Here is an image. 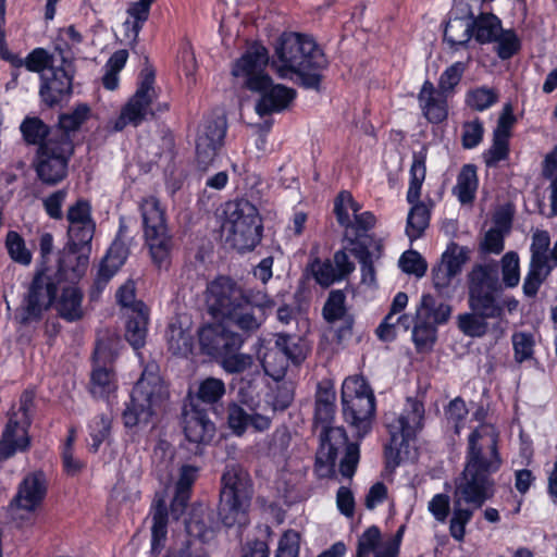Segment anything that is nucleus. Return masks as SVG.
Here are the masks:
<instances>
[{
    "instance_id": "f257e3e1",
    "label": "nucleus",
    "mask_w": 557,
    "mask_h": 557,
    "mask_svg": "<svg viewBox=\"0 0 557 557\" xmlns=\"http://www.w3.org/2000/svg\"><path fill=\"white\" fill-rule=\"evenodd\" d=\"M499 433L492 424H480L468 437L465 468L455 482L453 515L449 534L458 542L466 535V527L474 510L491 499L495 492V474L503 465Z\"/></svg>"
},
{
    "instance_id": "f03ea898",
    "label": "nucleus",
    "mask_w": 557,
    "mask_h": 557,
    "mask_svg": "<svg viewBox=\"0 0 557 557\" xmlns=\"http://www.w3.org/2000/svg\"><path fill=\"white\" fill-rule=\"evenodd\" d=\"M268 64L267 48L255 44L246 50L232 69L233 76L245 88L259 95L255 103V112L264 121L256 124V127L263 133H269L273 125V120L270 116L288 109L297 96L294 88L273 82L267 73Z\"/></svg>"
},
{
    "instance_id": "7ed1b4c3",
    "label": "nucleus",
    "mask_w": 557,
    "mask_h": 557,
    "mask_svg": "<svg viewBox=\"0 0 557 557\" xmlns=\"http://www.w3.org/2000/svg\"><path fill=\"white\" fill-rule=\"evenodd\" d=\"M329 60L313 37L300 33H284L276 42L271 66L282 79L307 89H319L322 71Z\"/></svg>"
},
{
    "instance_id": "20e7f679",
    "label": "nucleus",
    "mask_w": 557,
    "mask_h": 557,
    "mask_svg": "<svg viewBox=\"0 0 557 557\" xmlns=\"http://www.w3.org/2000/svg\"><path fill=\"white\" fill-rule=\"evenodd\" d=\"M469 308L492 320H503L506 312L517 311L519 301L504 295L496 261L475 264L468 274Z\"/></svg>"
},
{
    "instance_id": "39448f33",
    "label": "nucleus",
    "mask_w": 557,
    "mask_h": 557,
    "mask_svg": "<svg viewBox=\"0 0 557 557\" xmlns=\"http://www.w3.org/2000/svg\"><path fill=\"white\" fill-rule=\"evenodd\" d=\"M168 397L169 392L159 374V367L153 362L148 363L123 411L124 425L128 429L148 425L152 417L162 409Z\"/></svg>"
},
{
    "instance_id": "423d86ee",
    "label": "nucleus",
    "mask_w": 557,
    "mask_h": 557,
    "mask_svg": "<svg viewBox=\"0 0 557 557\" xmlns=\"http://www.w3.org/2000/svg\"><path fill=\"white\" fill-rule=\"evenodd\" d=\"M252 485L248 472L238 465L226 467L222 475L219 517L227 527H243L248 523V509Z\"/></svg>"
},
{
    "instance_id": "0eeeda50",
    "label": "nucleus",
    "mask_w": 557,
    "mask_h": 557,
    "mask_svg": "<svg viewBox=\"0 0 557 557\" xmlns=\"http://www.w3.org/2000/svg\"><path fill=\"white\" fill-rule=\"evenodd\" d=\"M62 272V263L55 272L49 268H42L35 272L16 314V320L21 325L32 326L41 321L44 313L55 302L60 284L59 276Z\"/></svg>"
},
{
    "instance_id": "6e6552de",
    "label": "nucleus",
    "mask_w": 557,
    "mask_h": 557,
    "mask_svg": "<svg viewBox=\"0 0 557 557\" xmlns=\"http://www.w3.org/2000/svg\"><path fill=\"white\" fill-rule=\"evenodd\" d=\"M223 230L226 240L238 251L252 250L261 239V222L257 208L242 199L226 203Z\"/></svg>"
},
{
    "instance_id": "1a4fd4ad",
    "label": "nucleus",
    "mask_w": 557,
    "mask_h": 557,
    "mask_svg": "<svg viewBox=\"0 0 557 557\" xmlns=\"http://www.w3.org/2000/svg\"><path fill=\"white\" fill-rule=\"evenodd\" d=\"M342 406L345 420L357 435L368 434L375 413V397L363 377L350 376L343 382Z\"/></svg>"
},
{
    "instance_id": "9d476101",
    "label": "nucleus",
    "mask_w": 557,
    "mask_h": 557,
    "mask_svg": "<svg viewBox=\"0 0 557 557\" xmlns=\"http://www.w3.org/2000/svg\"><path fill=\"white\" fill-rule=\"evenodd\" d=\"M154 74L149 70L141 72L136 92L122 107L120 115L110 122L115 132L131 125L137 127L143 122L152 119L157 112L168 110V104L157 103V91L153 87Z\"/></svg>"
},
{
    "instance_id": "9b49d317",
    "label": "nucleus",
    "mask_w": 557,
    "mask_h": 557,
    "mask_svg": "<svg viewBox=\"0 0 557 557\" xmlns=\"http://www.w3.org/2000/svg\"><path fill=\"white\" fill-rule=\"evenodd\" d=\"M145 244L151 259L159 268L166 267L173 249V238L165 223L164 212L159 200L147 197L140 203Z\"/></svg>"
},
{
    "instance_id": "f8f14e48",
    "label": "nucleus",
    "mask_w": 557,
    "mask_h": 557,
    "mask_svg": "<svg viewBox=\"0 0 557 557\" xmlns=\"http://www.w3.org/2000/svg\"><path fill=\"white\" fill-rule=\"evenodd\" d=\"M424 417L422 403L414 398H407L401 413L397 418L386 417V426L391 435L385 446V459L388 468H396L400 463V454L408 442L421 429Z\"/></svg>"
},
{
    "instance_id": "ddd939ff",
    "label": "nucleus",
    "mask_w": 557,
    "mask_h": 557,
    "mask_svg": "<svg viewBox=\"0 0 557 557\" xmlns=\"http://www.w3.org/2000/svg\"><path fill=\"white\" fill-rule=\"evenodd\" d=\"M74 151L71 136L55 131L39 147L35 170L39 180L48 185H55L67 174V165Z\"/></svg>"
},
{
    "instance_id": "4468645a",
    "label": "nucleus",
    "mask_w": 557,
    "mask_h": 557,
    "mask_svg": "<svg viewBox=\"0 0 557 557\" xmlns=\"http://www.w3.org/2000/svg\"><path fill=\"white\" fill-rule=\"evenodd\" d=\"M426 148L413 152L407 201L411 205L407 216L406 234L409 239L420 238L430 223L431 208L420 201L422 184L426 175Z\"/></svg>"
},
{
    "instance_id": "2eb2a0df",
    "label": "nucleus",
    "mask_w": 557,
    "mask_h": 557,
    "mask_svg": "<svg viewBox=\"0 0 557 557\" xmlns=\"http://www.w3.org/2000/svg\"><path fill=\"white\" fill-rule=\"evenodd\" d=\"M256 354L264 373L274 381L285 376L289 361L299 362L304 358L295 338L286 334H277L273 339H260Z\"/></svg>"
},
{
    "instance_id": "dca6fc26",
    "label": "nucleus",
    "mask_w": 557,
    "mask_h": 557,
    "mask_svg": "<svg viewBox=\"0 0 557 557\" xmlns=\"http://www.w3.org/2000/svg\"><path fill=\"white\" fill-rule=\"evenodd\" d=\"M35 395L25 391L20 398L18 409L9 414L8 423L0 438V461L7 460L17 451H25L30 445L28 428L32 423L30 410Z\"/></svg>"
},
{
    "instance_id": "f3484780",
    "label": "nucleus",
    "mask_w": 557,
    "mask_h": 557,
    "mask_svg": "<svg viewBox=\"0 0 557 557\" xmlns=\"http://www.w3.org/2000/svg\"><path fill=\"white\" fill-rule=\"evenodd\" d=\"M361 206L348 191H342L334 203V212L338 224L344 228V239L351 245L375 225V216L370 211H360Z\"/></svg>"
},
{
    "instance_id": "a211bd4d",
    "label": "nucleus",
    "mask_w": 557,
    "mask_h": 557,
    "mask_svg": "<svg viewBox=\"0 0 557 557\" xmlns=\"http://www.w3.org/2000/svg\"><path fill=\"white\" fill-rule=\"evenodd\" d=\"M361 206L348 191H342L334 203V212L338 224L344 228V239L351 245L375 225V216L370 211H360Z\"/></svg>"
},
{
    "instance_id": "6ab92c4d",
    "label": "nucleus",
    "mask_w": 557,
    "mask_h": 557,
    "mask_svg": "<svg viewBox=\"0 0 557 557\" xmlns=\"http://www.w3.org/2000/svg\"><path fill=\"white\" fill-rule=\"evenodd\" d=\"M550 237L547 231L537 230L532 235L530 246L531 258L528 273L523 280V294L527 297H535L544 281L553 271L549 263Z\"/></svg>"
},
{
    "instance_id": "aec40b11",
    "label": "nucleus",
    "mask_w": 557,
    "mask_h": 557,
    "mask_svg": "<svg viewBox=\"0 0 557 557\" xmlns=\"http://www.w3.org/2000/svg\"><path fill=\"white\" fill-rule=\"evenodd\" d=\"M244 300V290L230 277L220 276L207 287L206 302L213 317L226 318Z\"/></svg>"
},
{
    "instance_id": "412c9836",
    "label": "nucleus",
    "mask_w": 557,
    "mask_h": 557,
    "mask_svg": "<svg viewBox=\"0 0 557 557\" xmlns=\"http://www.w3.org/2000/svg\"><path fill=\"white\" fill-rule=\"evenodd\" d=\"M46 493L47 483L42 472L38 471L26 475L20 483L17 493L10 504L12 518L17 519L20 517L18 511L33 512L44 500Z\"/></svg>"
},
{
    "instance_id": "4be33fe9",
    "label": "nucleus",
    "mask_w": 557,
    "mask_h": 557,
    "mask_svg": "<svg viewBox=\"0 0 557 557\" xmlns=\"http://www.w3.org/2000/svg\"><path fill=\"white\" fill-rule=\"evenodd\" d=\"M226 134L224 116L205 119L196 138V153L199 163L208 164L223 145Z\"/></svg>"
},
{
    "instance_id": "5701e85b",
    "label": "nucleus",
    "mask_w": 557,
    "mask_h": 557,
    "mask_svg": "<svg viewBox=\"0 0 557 557\" xmlns=\"http://www.w3.org/2000/svg\"><path fill=\"white\" fill-rule=\"evenodd\" d=\"M320 442L315 456L314 473L319 479H329L335 474L338 450L347 442L346 431L344 429L331 430Z\"/></svg>"
},
{
    "instance_id": "b1692460",
    "label": "nucleus",
    "mask_w": 557,
    "mask_h": 557,
    "mask_svg": "<svg viewBox=\"0 0 557 557\" xmlns=\"http://www.w3.org/2000/svg\"><path fill=\"white\" fill-rule=\"evenodd\" d=\"M67 235L74 246H84L91 242L95 232V222L91 219V209L87 201L78 200L67 210Z\"/></svg>"
},
{
    "instance_id": "393cba45",
    "label": "nucleus",
    "mask_w": 557,
    "mask_h": 557,
    "mask_svg": "<svg viewBox=\"0 0 557 557\" xmlns=\"http://www.w3.org/2000/svg\"><path fill=\"white\" fill-rule=\"evenodd\" d=\"M126 233V226L124 221L121 220L119 233L116 238L110 246L107 255L102 259L97 276L95 278V288L97 292H101L119 269L124 264L128 250L123 240V236Z\"/></svg>"
},
{
    "instance_id": "a878e982",
    "label": "nucleus",
    "mask_w": 557,
    "mask_h": 557,
    "mask_svg": "<svg viewBox=\"0 0 557 557\" xmlns=\"http://www.w3.org/2000/svg\"><path fill=\"white\" fill-rule=\"evenodd\" d=\"M182 423L187 441L197 445L209 444L215 434V425L207 411L194 405L184 407Z\"/></svg>"
},
{
    "instance_id": "bb28decb",
    "label": "nucleus",
    "mask_w": 557,
    "mask_h": 557,
    "mask_svg": "<svg viewBox=\"0 0 557 557\" xmlns=\"http://www.w3.org/2000/svg\"><path fill=\"white\" fill-rule=\"evenodd\" d=\"M107 347L98 343L94 354L95 367L91 373L90 392L97 398L109 400L117 389L115 373L100 364V361L107 357Z\"/></svg>"
},
{
    "instance_id": "cd10ccee",
    "label": "nucleus",
    "mask_w": 557,
    "mask_h": 557,
    "mask_svg": "<svg viewBox=\"0 0 557 557\" xmlns=\"http://www.w3.org/2000/svg\"><path fill=\"white\" fill-rule=\"evenodd\" d=\"M40 97L45 103L52 107L60 102L72 89V79L61 67H50L40 75Z\"/></svg>"
},
{
    "instance_id": "c85d7f7f",
    "label": "nucleus",
    "mask_w": 557,
    "mask_h": 557,
    "mask_svg": "<svg viewBox=\"0 0 557 557\" xmlns=\"http://www.w3.org/2000/svg\"><path fill=\"white\" fill-rule=\"evenodd\" d=\"M446 92L437 90L430 81H425L418 94L419 107L430 123H441L448 114Z\"/></svg>"
},
{
    "instance_id": "c756f323",
    "label": "nucleus",
    "mask_w": 557,
    "mask_h": 557,
    "mask_svg": "<svg viewBox=\"0 0 557 557\" xmlns=\"http://www.w3.org/2000/svg\"><path fill=\"white\" fill-rule=\"evenodd\" d=\"M165 338L169 350L176 356L187 357L195 345V332L187 318H175L168 326Z\"/></svg>"
},
{
    "instance_id": "7c9ffc66",
    "label": "nucleus",
    "mask_w": 557,
    "mask_h": 557,
    "mask_svg": "<svg viewBox=\"0 0 557 557\" xmlns=\"http://www.w3.org/2000/svg\"><path fill=\"white\" fill-rule=\"evenodd\" d=\"M185 524L188 535L201 542H208L214 535L212 511L205 505L193 507Z\"/></svg>"
},
{
    "instance_id": "2f4dec72",
    "label": "nucleus",
    "mask_w": 557,
    "mask_h": 557,
    "mask_svg": "<svg viewBox=\"0 0 557 557\" xmlns=\"http://www.w3.org/2000/svg\"><path fill=\"white\" fill-rule=\"evenodd\" d=\"M148 308L144 302L136 305L128 315L125 337L135 350L144 347L147 336Z\"/></svg>"
},
{
    "instance_id": "473e14b6",
    "label": "nucleus",
    "mask_w": 557,
    "mask_h": 557,
    "mask_svg": "<svg viewBox=\"0 0 557 557\" xmlns=\"http://www.w3.org/2000/svg\"><path fill=\"white\" fill-rule=\"evenodd\" d=\"M478 187L476 166L471 163L462 165L457 175L456 185L453 187V195L461 205H469L474 201Z\"/></svg>"
},
{
    "instance_id": "72a5a7b5",
    "label": "nucleus",
    "mask_w": 557,
    "mask_h": 557,
    "mask_svg": "<svg viewBox=\"0 0 557 557\" xmlns=\"http://www.w3.org/2000/svg\"><path fill=\"white\" fill-rule=\"evenodd\" d=\"M470 16H450L444 29V39L451 48L465 47L473 36Z\"/></svg>"
},
{
    "instance_id": "f704fd0d",
    "label": "nucleus",
    "mask_w": 557,
    "mask_h": 557,
    "mask_svg": "<svg viewBox=\"0 0 557 557\" xmlns=\"http://www.w3.org/2000/svg\"><path fill=\"white\" fill-rule=\"evenodd\" d=\"M82 300L83 294L76 286L63 287L55 309L62 319L74 322L83 317Z\"/></svg>"
},
{
    "instance_id": "c9c22d12",
    "label": "nucleus",
    "mask_w": 557,
    "mask_h": 557,
    "mask_svg": "<svg viewBox=\"0 0 557 557\" xmlns=\"http://www.w3.org/2000/svg\"><path fill=\"white\" fill-rule=\"evenodd\" d=\"M451 314V307L446 302H437L434 296L424 294L417 309V319H424L433 325L444 324Z\"/></svg>"
},
{
    "instance_id": "e433bc0d",
    "label": "nucleus",
    "mask_w": 557,
    "mask_h": 557,
    "mask_svg": "<svg viewBox=\"0 0 557 557\" xmlns=\"http://www.w3.org/2000/svg\"><path fill=\"white\" fill-rule=\"evenodd\" d=\"M151 517V553L159 555L164 547L168 534V508L162 500L156 503Z\"/></svg>"
},
{
    "instance_id": "4c0bfd02",
    "label": "nucleus",
    "mask_w": 557,
    "mask_h": 557,
    "mask_svg": "<svg viewBox=\"0 0 557 557\" xmlns=\"http://www.w3.org/2000/svg\"><path fill=\"white\" fill-rule=\"evenodd\" d=\"M198 469L186 465L180 470V478L175 486V495L172 500V511L183 512L190 496V490L197 479Z\"/></svg>"
},
{
    "instance_id": "58836bf2",
    "label": "nucleus",
    "mask_w": 557,
    "mask_h": 557,
    "mask_svg": "<svg viewBox=\"0 0 557 557\" xmlns=\"http://www.w3.org/2000/svg\"><path fill=\"white\" fill-rule=\"evenodd\" d=\"M473 37L479 44L494 42L502 32L500 20L492 13H483L472 18Z\"/></svg>"
},
{
    "instance_id": "ea45409f",
    "label": "nucleus",
    "mask_w": 557,
    "mask_h": 557,
    "mask_svg": "<svg viewBox=\"0 0 557 557\" xmlns=\"http://www.w3.org/2000/svg\"><path fill=\"white\" fill-rule=\"evenodd\" d=\"M151 3L147 0H138L129 5L128 17L123 24L127 39L137 40L144 23L148 20Z\"/></svg>"
},
{
    "instance_id": "a19ab883",
    "label": "nucleus",
    "mask_w": 557,
    "mask_h": 557,
    "mask_svg": "<svg viewBox=\"0 0 557 557\" xmlns=\"http://www.w3.org/2000/svg\"><path fill=\"white\" fill-rule=\"evenodd\" d=\"M225 319L232 321L237 327L245 332H255L265 320L264 312H258L253 308L245 305H239V308L234 310Z\"/></svg>"
},
{
    "instance_id": "79ce46f5",
    "label": "nucleus",
    "mask_w": 557,
    "mask_h": 557,
    "mask_svg": "<svg viewBox=\"0 0 557 557\" xmlns=\"http://www.w3.org/2000/svg\"><path fill=\"white\" fill-rule=\"evenodd\" d=\"M224 326L206 325L198 332L199 344L203 352L220 359Z\"/></svg>"
},
{
    "instance_id": "37998d69",
    "label": "nucleus",
    "mask_w": 557,
    "mask_h": 557,
    "mask_svg": "<svg viewBox=\"0 0 557 557\" xmlns=\"http://www.w3.org/2000/svg\"><path fill=\"white\" fill-rule=\"evenodd\" d=\"M224 326L206 325L198 332L199 344L203 352L220 359Z\"/></svg>"
},
{
    "instance_id": "c03bdc74",
    "label": "nucleus",
    "mask_w": 557,
    "mask_h": 557,
    "mask_svg": "<svg viewBox=\"0 0 557 557\" xmlns=\"http://www.w3.org/2000/svg\"><path fill=\"white\" fill-rule=\"evenodd\" d=\"M485 317L471 310L457 317L459 330L469 337H483L488 331V323Z\"/></svg>"
},
{
    "instance_id": "a18cd8bd",
    "label": "nucleus",
    "mask_w": 557,
    "mask_h": 557,
    "mask_svg": "<svg viewBox=\"0 0 557 557\" xmlns=\"http://www.w3.org/2000/svg\"><path fill=\"white\" fill-rule=\"evenodd\" d=\"M21 132L27 144L40 147L55 129L49 131L48 126L38 117H27L21 124Z\"/></svg>"
},
{
    "instance_id": "49530a36",
    "label": "nucleus",
    "mask_w": 557,
    "mask_h": 557,
    "mask_svg": "<svg viewBox=\"0 0 557 557\" xmlns=\"http://www.w3.org/2000/svg\"><path fill=\"white\" fill-rule=\"evenodd\" d=\"M502 283L507 288H515L520 282V259L516 251L506 252L500 261Z\"/></svg>"
},
{
    "instance_id": "de8ad7c7",
    "label": "nucleus",
    "mask_w": 557,
    "mask_h": 557,
    "mask_svg": "<svg viewBox=\"0 0 557 557\" xmlns=\"http://www.w3.org/2000/svg\"><path fill=\"white\" fill-rule=\"evenodd\" d=\"M497 100V91L486 86L470 89L466 95L467 106L475 111H484L495 104Z\"/></svg>"
},
{
    "instance_id": "09e8293b",
    "label": "nucleus",
    "mask_w": 557,
    "mask_h": 557,
    "mask_svg": "<svg viewBox=\"0 0 557 557\" xmlns=\"http://www.w3.org/2000/svg\"><path fill=\"white\" fill-rule=\"evenodd\" d=\"M225 383L221 379L210 376L199 383L196 395L202 403L213 405L225 395Z\"/></svg>"
},
{
    "instance_id": "8fccbe9b",
    "label": "nucleus",
    "mask_w": 557,
    "mask_h": 557,
    "mask_svg": "<svg viewBox=\"0 0 557 557\" xmlns=\"http://www.w3.org/2000/svg\"><path fill=\"white\" fill-rule=\"evenodd\" d=\"M5 248L10 258L23 265L32 262V252L27 249L25 240L15 231H10L5 237Z\"/></svg>"
},
{
    "instance_id": "3c124183",
    "label": "nucleus",
    "mask_w": 557,
    "mask_h": 557,
    "mask_svg": "<svg viewBox=\"0 0 557 557\" xmlns=\"http://www.w3.org/2000/svg\"><path fill=\"white\" fill-rule=\"evenodd\" d=\"M511 342L516 362L522 363L533 358L535 341L531 333L516 332L511 336Z\"/></svg>"
},
{
    "instance_id": "603ef678",
    "label": "nucleus",
    "mask_w": 557,
    "mask_h": 557,
    "mask_svg": "<svg viewBox=\"0 0 557 557\" xmlns=\"http://www.w3.org/2000/svg\"><path fill=\"white\" fill-rule=\"evenodd\" d=\"M309 271L314 281L322 287H329L334 283L341 282L339 276L334 271V264L330 260H313L309 265Z\"/></svg>"
},
{
    "instance_id": "864d4df0",
    "label": "nucleus",
    "mask_w": 557,
    "mask_h": 557,
    "mask_svg": "<svg viewBox=\"0 0 557 557\" xmlns=\"http://www.w3.org/2000/svg\"><path fill=\"white\" fill-rule=\"evenodd\" d=\"M470 250L467 247L451 243L443 253L441 262L445 264L454 274H459L462 265L469 259Z\"/></svg>"
},
{
    "instance_id": "5fc2aeb1",
    "label": "nucleus",
    "mask_w": 557,
    "mask_h": 557,
    "mask_svg": "<svg viewBox=\"0 0 557 557\" xmlns=\"http://www.w3.org/2000/svg\"><path fill=\"white\" fill-rule=\"evenodd\" d=\"M111 431V418L101 413L89 423V435L92 440L91 448L97 451L100 445L109 437Z\"/></svg>"
},
{
    "instance_id": "6e6d98bb",
    "label": "nucleus",
    "mask_w": 557,
    "mask_h": 557,
    "mask_svg": "<svg viewBox=\"0 0 557 557\" xmlns=\"http://www.w3.org/2000/svg\"><path fill=\"white\" fill-rule=\"evenodd\" d=\"M381 541L380 529L375 525L369 527L358 539L356 557H368L371 554L375 555V550Z\"/></svg>"
},
{
    "instance_id": "4d7b16f0",
    "label": "nucleus",
    "mask_w": 557,
    "mask_h": 557,
    "mask_svg": "<svg viewBox=\"0 0 557 557\" xmlns=\"http://www.w3.org/2000/svg\"><path fill=\"white\" fill-rule=\"evenodd\" d=\"M412 338L419 350L428 349L435 342L436 326L424 319H417L412 330Z\"/></svg>"
},
{
    "instance_id": "13d9d810",
    "label": "nucleus",
    "mask_w": 557,
    "mask_h": 557,
    "mask_svg": "<svg viewBox=\"0 0 557 557\" xmlns=\"http://www.w3.org/2000/svg\"><path fill=\"white\" fill-rule=\"evenodd\" d=\"M482 157L487 168H496L499 162L509 157V140L493 136L491 147L483 152Z\"/></svg>"
},
{
    "instance_id": "bf43d9fd",
    "label": "nucleus",
    "mask_w": 557,
    "mask_h": 557,
    "mask_svg": "<svg viewBox=\"0 0 557 557\" xmlns=\"http://www.w3.org/2000/svg\"><path fill=\"white\" fill-rule=\"evenodd\" d=\"M89 113L90 109L87 104H78L71 113L60 116L59 128L55 131L70 135L69 132L77 129L89 117Z\"/></svg>"
},
{
    "instance_id": "052dcab7",
    "label": "nucleus",
    "mask_w": 557,
    "mask_h": 557,
    "mask_svg": "<svg viewBox=\"0 0 557 557\" xmlns=\"http://www.w3.org/2000/svg\"><path fill=\"white\" fill-rule=\"evenodd\" d=\"M468 67L467 62H455L448 66L440 76L438 87L444 92H449L459 84L465 71Z\"/></svg>"
},
{
    "instance_id": "680f3d73",
    "label": "nucleus",
    "mask_w": 557,
    "mask_h": 557,
    "mask_svg": "<svg viewBox=\"0 0 557 557\" xmlns=\"http://www.w3.org/2000/svg\"><path fill=\"white\" fill-rule=\"evenodd\" d=\"M75 441V435L73 432L66 438L65 444L62 448V463L63 469L67 475L74 476L77 475L82 469L85 467V463L75 457L73 444Z\"/></svg>"
},
{
    "instance_id": "e2e57ef3",
    "label": "nucleus",
    "mask_w": 557,
    "mask_h": 557,
    "mask_svg": "<svg viewBox=\"0 0 557 557\" xmlns=\"http://www.w3.org/2000/svg\"><path fill=\"white\" fill-rule=\"evenodd\" d=\"M497 44V54L502 60L511 58L520 49V40L511 29H503L499 37L494 41Z\"/></svg>"
},
{
    "instance_id": "0e129e2a",
    "label": "nucleus",
    "mask_w": 557,
    "mask_h": 557,
    "mask_svg": "<svg viewBox=\"0 0 557 557\" xmlns=\"http://www.w3.org/2000/svg\"><path fill=\"white\" fill-rule=\"evenodd\" d=\"M399 267L407 274H413L417 277H422L426 272V263L421 255L417 251L409 250L401 255L399 258Z\"/></svg>"
},
{
    "instance_id": "69168bd1",
    "label": "nucleus",
    "mask_w": 557,
    "mask_h": 557,
    "mask_svg": "<svg viewBox=\"0 0 557 557\" xmlns=\"http://www.w3.org/2000/svg\"><path fill=\"white\" fill-rule=\"evenodd\" d=\"M345 295L342 290H332L323 307V315L329 322L341 319L345 313Z\"/></svg>"
},
{
    "instance_id": "338daca9",
    "label": "nucleus",
    "mask_w": 557,
    "mask_h": 557,
    "mask_svg": "<svg viewBox=\"0 0 557 557\" xmlns=\"http://www.w3.org/2000/svg\"><path fill=\"white\" fill-rule=\"evenodd\" d=\"M252 364V357L247 354L233 352L220 358V366L227 373H242Z\"/></svg>"
},
{
    "instance_id": "774afa93",
    "label": "nucleus",
    "mask_w": 557,
    "mask_h": 557,
    "mask_svg": "<svg viewBox=\"0 0 557 557\" xmlns=\"http://www.w3.org/2000/svg\"><path fill=\"white\" fill-rule=\"evenodd\" d=\"M405 525H400L395 534L381 541L374 557H398Z\"/></svg>"
}]
</instances>
